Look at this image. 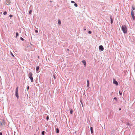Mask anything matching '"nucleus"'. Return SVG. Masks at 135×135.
Wrapping results in <instances>:
<instances>
[{
  "label": "nucleus",
  "instance_id": "obj_27",
  "mask_svg": "<svg viewBox=\"0 0 135 135\" xmlns=\"http://www.w3.org/2000/svg\"><path fill=\"white\" fill-rule=\"evenodd\" d=\"M13 16V15H9V17L10 18H11V17H12Z\"/></svg>",
  "mask_w": 135,
  "mask_h": 135
},
{
  "label": "nucleus",
  "instance_id": "obj_7",
  "mask_svg": "<svg viewBox=\"0 0 135 135\" xmlns=\"http://www.w3.org/2000/svg\"><path fill=\"white\" fill-rule=\"evenodd\" d=\"M110 18L111 20V21H110L111 23V24H112L113 22V19H112V16H111L110 17Z\"/></svg>",
  "mask_w": 135,
  "mask_h": 135
},
{
  "label": "nucleus",
  "instance_id": "obj_39",
  "mask_svg": "<svg viewBox=\"0 0 135 135\" xmlns=\"http://www.w3.org/2000/svg\"><path fill=\"white\" fill-rule=\"evenodd\" d=\"M1 125H2V123H1Z\"/></svg>",
  "mask_w": 135,
  "mask_h": 135
},
{
  "label": "nucleus",
  "instance_id": "obj_20",
  "mask_svg": "<svg viewBox=\"0 0 135 135\" xmlns=\"http://www.w3.org/2000/svg\"><path fill=\"white\" fill-rule=\"evenodd\" d=\"M20 39L22 41H23L24 40V39H23V38L21 37H20Z\"/></svg>",
  "mask_w": 135,
  "mask_h": 135
},
{
  "label": "nucleus",
  "instance_id": "obj_30",
  "mask_svg": "<svg viewBox=\"0 0 135 135\" xmlns=\"http://www.w3.org/2000/svg\"><path fill=\"white\" fill-rule=\"evenodd\" d=\"M29 89V86H28L27 87V90H28Z\"/></svg>",
  "mask_w": 135,
  "mask_h": 135
},
{
  "label": "nucleus",
  "instance_id": "obj_16",
  "mask_svg": "<svg viewBox=\"0 0 135 135\" xmlns=\"http://www.w3.org/2000/svg\"><path fill=\"white\" fill-rule=\"evenodd\" d=\"M7 12L6 11H5L3 13V14L4 15H5L7 14Z\"/></svg>",
  "mask_w": 135,
  "mask_h": 135
},
{
  "label": "nucleus",
  "instance_id": "obj_36",
  "mask_svg": "<svg viewBox=\"0 0 135 135\" xmlns=\"http://www.w3.org/2000/svg\"><path fill=\"white\" fill-rule=\"evenodd\" d=\"M53 76H54V78L55 79V76L54 75H53Z\"/></svg>",
  "mask_w": 135,
  "mask_h": 135
},
{
  "label": "nucleus",
  "instance_id": "obj_31",
  "mask_svg": "<svg viewBox=\"0 0 135 135\" xmlns=\"http://www.w3.org/2000/svg\"><path fill=\"white\" fill-rule=\"evenodd\" d=\"M35 32L36 33H38V31L37 30H35Z\"/></svg>",
  "mask_w": 135,
  "mask_h": 135
},
{
  "label": "nucleus",
  "instance_id": "obj_18",
  "mask_svg": "<svg viewBox=\"0 0 135 135\" xmlns=\"http://www.w3.org/2000/svg\"><path fill=\"white\" fill-rule=\"evenodd\" d=\"M73 111L72 109H71L70 111V114H72L73 113Z\"/></svg>",
  "mask_w": 135,
  "mask_h": 135
},
{
  "label": "nucleus",
  "instance_id": "obj_41",
  "mask_svg": "<svg viewBox=\"0 0 135 135\" xmlns=\"http://www.w3.org/2000/svg\"><path fill=\"white\" fill-rule=\"evenodd\" d=\"M134 24H135V22Z\"/></svg>",
  "mask_w": 135,
  "mask_h": 135
},
{
  "label": "nucleus",
  "instance_id": "obj_37",
  "mask_svg": "<svg viewBox=\"0 0 135 135\" xmlns=\"http://www.w3.org/2000/svg\"><path fill=\"white\" fill-rule=\"evenodd\" d=\"M67 50L68 51H69V49H67Z\"/></svg>",
  "mask_w": 135,
  "mask_h": 135
},
{
  "label": "nucleus",
  "instance_id": "obj_6",
  "mask_svg": "<svg viewBox=\"0 0 135 135\" xmlns=\"http://www.w3.org/2000/svg\"><path fill=\"white\" fill-rule=\"evenodd\" d=\"M99 49L101 51H103L104 50V47L103 46L100 45L99 46Z\"/></svg>",
  "mask_w": 135,
  "mask_h": 135
},
{
  "label": "nucleus",
  "instance_id": "obj_14",
  "mask_svg": "<svg viewBox=\"0 0 135 135\" xmlns=\"http://www.w3.org/2000/svg\"><path fill=\"white\" fill-rule=\"evenodd\" d=\"M16 38H17V37L19 35V34L18 33V32H16Z\"/></svg>",
  "mask_w": 135,
  "mask_h": 135
},
{
  "label": "nucleus",
  "instance_id": "obj_1",
  "mask_svg": "<svg viewBox=\"0 0 135 135\" xmlns=\"http://www.w3.org/2000/svg\"><path fill=\"white\" fill-rule=\"evenodd\" d=\"M121 29L124 33H127V28L125 25H123L121 27Z\"/></svg>",
  "mask_w": 135,
  "mask_h": 135
},
{
  "label": "nucleus",
  "instance_id": "obj_28",
  "mask_svg": "<svg viewBox=\"0 0 135 135\" xmlns=\"http://www.w3.org/2000/svg\"><path fill=\"white\" fill-rule=\"evenodd\" d=\"M11 55L13 57L14 56V55H13V54L12 52H11Z\"/></svg>",
  "mask_w": 135,
  "mask_h": 135
},
{
  "label": "nucleus",
  "instance_id": "obj_5",
  "mask_svg": "<svg viewBox=\"0 0 135 135\" xmlns=\"http://www.w3.org/2000/svg\"><path fill=\"white\" fill-rule=\"evenodd\" d=\"M113 84H115L116 86L118 85V83L117 81L115 79L113 78Z\"/></svg>",
  "mask_w": 135,
  "mask_h": 135
},
{
  "label": "nucleus",
  "instance_id": "obj_2",
  "mask_svg": "<svg viewBox=\"0 0 135 135\" xmlns=\"http://www.w3.org/2000/svg\"><path fill=\"white\" fill-rule=\"evenodd\" d=\"M28 76L29 78L30 79L31 81L32 82L33 81V78L32 76V73L31 72H30L28 75Z\"/></svg>",
  "mask_w": 135,
  "mask_h": 135
},
{
  "label": "nucleus",
  "instance_id": "obj_23",
  "mask_svg": "<svg viewBox=\"0 0 135 135\" xmlns=\"http://www.w3.org/2000/svg\"><path fill=\"white\" fill-rule=\"evenodd\" d=\"M49 118V116H47L46 117V119L47 120H48Z\"/></svg>",
  "mask_w": 135,
  "mask_h": 135
},
{
  "label": "nucleus",
  "instance_id": "obj_17",
  "mask_svg": "<svg viewBox=\"0 0 135 135\" xmlns=\"http://www.w3.org/2000/svg\"><path fill=\"white\" fill-rule=\"evenodd\" d=\"M80 103H81V104H82L83 107V102H82V100H80Z\"/></svg>",
  "mask_w": 135,
  "mask_h": 135
},
{
  "label": "nucleus",
  "instance_id": "obj_3",
  "mask_svg": "<svg viewBox=\"0 0 135 135\" xmlns=\"http://www.w3.org/2000/svg\"><path fill=\"white\" fill-rule=\"evenodd\" d=\"M18 87L17 86L16 87L15 90V96L18 99L19 98V96L18 93Z\"/></svg>",
  "mask_w": 135,
  "mask_h": 135
},
{
  "label": "nucleus",
  "instance_id": "obj_24",
  "mask_svg": "<svg viewBox=\"0 0 135 135\" xmlns=\"http://www.w3.org/2000/svg\"><path fill=\"white\" fill-rule=\"evenodd\" d=\"M74 5V6L76 7H77L78 6V5L76 3H75Z\"/></svg>",
  "mask_w": 135,
  "mask_h": 135
},
{
  "label": "nucleus",
  "instance_id": "obj_25",
  "mask_svg": "<svg viewBox=\"0 0 135 135\" xmlns=\"http://www.w3.org/2000/svg\"><path fill=\"white\" fill-rule=\"evenodd\" d=\"M88 33L89 34H91L92 33L91 31H88Z\"/></svg>",
  "mask_w": 135,
  "mask_h": 135
},
{
  "label": "nucleus",
  "instance_id": "obj_10",
  "mask_svg": "<svg viewBox=\"0 0 135 135\" xmlns=\"http://www.w3.org/2000/svg\"><path fill=\"white\" fill-rule=\"evenodd\" d=\"M82 62L84 64V65H85V66L86 65V62L85 60H83L82 61Z\"/></svg>",
  "mask_w": 135,
  "mask_h": 135
},
{
  "label": "nucleus",
  "instance_id": "obj_15",
  "mask_svg": "<svg viewBox=\"0 0 135 135\" xmlns=\"http://www.w3.org/2000/svg\"><path fill=\"white\" fill-rule=\"evenodd\" d=\"M45 132L44 131H43L42 132L41 134L42 135H44L45 134Z\"/></svg>",
  "mask_w": 135,
  "mask_h": 135
},
{
  "label": "nucleus",
  "instance_id": "obj_29",
  "mask_svg": "<svg viewBox=\"0 0 135 135\" xmlns=\"http://www.w3.org/2000/svg\"><path fill=\"white\" fill-rule=\"evenodd\" d=\"M71 3H75V2L74 1H71Z\"/></svg>",
  "mask_w": 135,
  "mask_h": 135
},
{
  "label": "nucleus",
  "instance_id": "obj_11",
  "mask_svg": "<svg viewBox=\"0 0 135 135\" xmlns=\"http://www.w3.org/2000/svg\"><path fill=\"white\" fill-rule=\"evenodd\" d=\"M39 69V66H37L36 68V72L37 71H38Z\"/></svg>",
  "mask_w": 135,
  "mask_h": 135
},
{
  "label": "nucleus",
  "instance_id": "obj_26",
  "mask_svg": "<svg viewBox=\"0 0 135 135\" xmlns=\"http://www.w3.org/2000/svg\"><path fill=\"white\" fill-rule=\"evenodd\" d=\"M132 10H134L135 9V8L133 6L132 7Z\"/></svg>",
  "mask_w": 135,
  "mask_h": 135
},
{
  "label": "nucleus",
  "instance_id": "obj_9",
  "mask_svg": "<svg viewBox=\"0 0 135 135\" xmlns=\"http://www.w3.org/2000/svg\"><path fill=\"white\" fill-rule=\"evenodd\" d=\"M87 87H88L89 86V81L88 80H87Z\"/></svg>",
  "mask_w": 135,
  "mask_h": 135
},
{
  "label": "nucleus",
  "instance_id": "obj_22",
  "mask_svg": "<svg viewBox=\"0 0 135 135\" xmlns=\"http://www.w3.org/2000/svg\"><path fill=\"white\" fill-rule=\"evenodd\" d=\"M113 99L115 100L116 101L117 100V98L116 97H114L113 98Z\"/></svg>",
  "mask_w": 135,
  "mask_h": 135
},
{
  "label": "nucleus",
  "instance_id": "obj_8",
  "mask_svg": "<svg viewBox=\"0 0 135 135\" xmlns=\"http://www.w3.org/2000/svg\"><path fill=\"white\" fill-rule=\"evenodd\" d=\"M90 131L91 132V134H92L93 133V128L92 127H90Z\"/></svg>",
  "mask_w": 135,
  "mask_h": 135
},
{
  "label": "nucleus",
  "instance_id": "obj_40",
  "mask_svg": "<svg viewBox=\"0 0 135 135\" xmlns=\"http://www.w3.org/2000/svg\"><path fill=\"white\" fill-rule=\"evenodd\" d=\"M38 58H39V56H38Z\"/></svg>",
  "mask_w": 135,
  "mask_h": 135
},
{
  "label": "nucleus",
  "instance_id": "obj_13",
  "mask_svg": "<svg viewBox=\"0 0 135 135\" xmlns=\"http://www.w3.org/2000/svg\"><path fill=\"white\" fill-rule=\"evenodd\" d=\"M56 132L57 133H59V129L57 128L56 129Z\"/></svg>",
  "mask_w": 135,
  "mask_h": 135
},
{
  "label": "nucleus",
  "instance_id": "obj_38",
  "mask_svg": "<svg viewBox=\"0 0 135 135\" xmlns=\"http://www.w3.org/2000/svg\"><path fill=\"white\" fill-rule=\"evenodd\" d=\"M76 131L75 132V133H76Z\"/></svg>",
  "mask_w": 135,
  "mask_h": 135
},
{
  "label": "nucleus",
  "instance_id": "obj_35",
  "mask_svg": "<svg viewBox=\"0 0 135 135\" xmlns=\"http://www.w3.org/2000/svg\"><path fill=\"white\" fill-rule=\"evenodd\" d=\"M121 108H119V110H121Z\"/></svg>",
  "mask_w": 135,
  "mask_h": 135
},
{
  "label": "nucleus",
  "instance_id": "obj_4",
  "mask_svg": "<svg viewBox=\"0 0 135 135\" xmlns=\"http://www.w3.org/2000/svg\"><path fill=\"white\" fill-rule=\"evenodd\" d=\"M131 16L133 20H135V17L134 16V13L133 10H132L131 12Z\"/></svg>",
  "mask_w": 135,
  "mask_h": 135
},
{
  "label": "nucleus",
  "instance_id": "obj_32",
  "mask_svg": "<svg viewBox=\"0 0 135 135\" xmlns=\"http://www.w3.org/2000/svg\"><path fill=\"white\" fill-rule=\"evenodd\" d=\"M127 125H130V124L129 123H127Z\"/></svg>",
  "mask_w": 135,
  "mask_h": 135
},
{
  "label": "nucleus",
  "instance_id": "obj_21",
  "mask_svg": "<svg viewBox=\"0 0 135 135\" xmlns=\"http://www.w3.org/2000/svg\"><path fill=\"white\" fill-rule=\"evenodd\" d=\"M32 12V10H30L29 12V14L30 15L31 14V13Z\"/></svg>",
  "mask_w": 135,
  "mask_h": 135
},
{
  "label": "nucleus",
  "instance_id": "obj_33",
  "mask_svg": "<svg viewBox=\"0 0 135 135\" xmlns=\"http://www.w3.org/2000/svg\"><path fill=\"white\" fill-rule=\"evenodd\" d=\"M84 31L86 30V28H85V27H84Z\"/></svg>",
  "mask_w": 135,
  "mask_h": 135
},
{
  "label": "nucleus",
  "instance_id": "obj_12",
  "mask_svg": "<svg viewBox=\"0 0 135 135\" xmlns=\"http://www.w3.org/2000/svg\"><path fill=\"white\" fill-rule=\"evenodd\" d=\"M58 24L60 25L61 24V21L59 19L58 20Z\"/></svg>",
  "mask_w": 135,
  "mask_h": 135
},
{
  "label": "nucleus",
  "instance_id": "obj_19",
  "mask_svg": "<svg viewBox=\"0 0 135 135\" xmlns=\"http://www.w3.org/2000/svg\"><path fill=\"white\" fill-rule=\"evenodd\" d=\"M122 91L121 92L120 91H119V94L120 95H122Z\"/></svg>",
  "mask_w": 135,
  "mask_h": 135
},
{
  "label": "nucleus",
  "instance_id": "obj_34",
  "mask_svg": "<svg viewBox=\"0 0 135 135\" xmlns=\"http://www.w3.org/2000/svg\"><path fill=\"white\" fill-rule=\"evenodd\" d=\"M0 135H2V132H0Z\"/></svg>",
  "mask_w": 135,
  "mask_h": 135
}]
</instances>
